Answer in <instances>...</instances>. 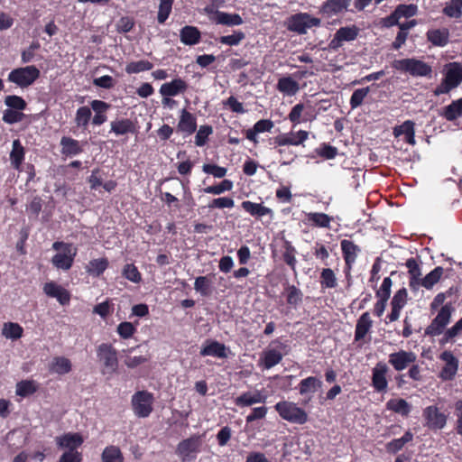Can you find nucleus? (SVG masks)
I'll list each match as a JSON object with an SVG mask.
<instances>
[{"label": "nucleus", "instance_id": "obj_1", "mask_svg": "<svg viewBox=\"0 0 462 462\" xmlns=\"http://www.w3.org/2000/svg\"><path fill=\"white\" fill-rule=\"evenodd\" d=\"M392 68L397 71L407 73L411 77H431L432 68L423 60L415 58L395 60Z\"/></svg>", "mask_w": 462, "mask_h": 462}, {"label": "nucleus", "instance_id": "obj_2", "mask_svg": "<svg viewBox=\"0 0 462 462\" xmlns=\"http://www.w3.org/2000/svg\"><path fill=\"white\" fill-rule=\"evenodd\" d=\"M117 350L110 343H102L97 347V357L101 364L102 374L116 373L119 365Z\"/></svg>", "mask_w": 462, "mask_h": 462}, {"label": "nucleus", "instance_id": "obj_3", "mask_svg": "<svg viewBox=\"0 0 462 462\" xmlns=\"http://www.w3.org/2000/svg\"><path fill=\"white\" fill-rule=\"evenodd\" d=\"M274 409L279 416L288 422L302 425L308 421L309 416L306 411L293 402H278Z\"/></svg>", "mask_w": 462, "mask_h": 462}, {"label": "nucleus", "instance_id": "obj_4", "mask_svg": "<svg viewBox=\"0 0 462 462\" xmlns=\"http://www.w3.org/2000/svg\"><path fill=\"white\" fill-rule=\"evenodd\" d=\"M454 311L455 307L451 302L445 303L430 324L425 328L424 335L432 337L441 335L449 324Z\"/></svg>", "mask_w": 462, "mask_h": 462}, {"label": "nucleus", "instance_id": "obj_5", "mask_svg": "<svg viewBox=\"0 0 462 462\" xmlns=\"http://www.w3.org/2000/svg\"><path fill=\"white\" fill-rule=\"evenodd\" d=\"M41 75L40 69L34 65L14 69L7 77V80L22 88L32 85Z\"/></svg>", "mask_w": 462, "mask_h": 462}, {"label": "nucleus", "instance_id": "obj_6", "mask_svg": "<svg viewBox=\"0 0 462 462\" xmlns=\"http://www.w3.org/2000/svg\"><path fill=\"white\" fill-rule=\"evenodd\" d=\"M287 29L298 34H305L312 27H319L321 20L308 13H298L287 19Z\"/></svg>", "mask_w": 462, "mask_h": 462}, {"label": "nucleus", "instance_id": "obj_7", "mask_svg": "<svg viewBox=\"0 0 462 462\" xmlns=\"http://www.w3.org/2000/svg\"><path fill=\"white\" fill-rule=\"evenodd\" d=\"M153 394L148 391H137L132 396V407L134 414L139 418H147L153 411Z\"/></svg>", "mask_w": 462, "mask_h": 462}, {"label": "nucleus", "instance_id": "obj_8", "mask_svg": "<svg viewBox=\"0 0 462 462\" xmlns=\"http://www.w3.org/2000/svg\"><path fill=\"white\" fill-rule=\"evenodd\" d=\"M422 417L424 426L432 431H438L445 428L448 415L441 412L437 405H430L423 409Z\"/></svg>", "mask_w": 462, "mask_h": 462}, {"label": "nucleus", "instance_id": "obj_9", "mask_svg": "<svg viewBox=\"0 0 462 462\" xmlns=\"http://www.w3.org/2000/svg\"><path fill=\"white\" fill-rule=\"evenodd\" d=\"M187 89V82L180 78L174 79L171 82L162 84L160 88V94L163 97L162 104L172 106L175 104V100L170 97L178 96L179 94H183Z\"/></svg>", "mask_w": 462, "mask_h": 462}, {"label": "nucleus", "instance_id": "obj_10", "mask_svg": "<svg viewBox=\"0 0 462 462\" xmlns=\"http://www.w3.org/2000/svg\"><path fill=\"white\" fill-rule=\"evenodd\" d=\"M439 359L445 363L441 368L439 377L446 382L452 381L457 373L459 361L450 350H445L439 355Z\"/></svg>", "mask_w": 462, "mask_h": 462}, {"label": "nucleus", "instance_id": "obj_11", "mask_svg": "<svg viewBox=\"0 0 462 462\" xmlns=\"http://www.w3.org/2000/svg\"><path fill=\"white\" fill-rule=\"evenodd\" d=\"M417 361V355L412 351L401 349L389 355V364L395 371H403L408 368L411 364Z\"/></svg>", "mask_w": 462, "mask_h": 462}, {"label": "nucleus", "instance_id": "obj_12", "mask_svg": "<svg viewBox=\"0 0 462 462\" xmlns=\"http://www.w3.org/2000/svg\"><path fill=\"white\" fill-rule=\"evenodd\" d=\"M199 440L197 438H189L181 440L176 448V454L181 458L182 462H189L194 459L196 454L199 451Z\"/></svg>", "mask_w": 462, "mask_h": 462}, {"label": "nucleus", "instance_id": "obj_13", "mask_svg": "<svg viewBox=\"0 0 462 462\" xmlns=\"http://www.w3.org/2000/svg\"><path fill=\"white\" fill-rule=\"evenodd\" d=\"M309 138V132L305 130H299L296 133L291 132L287 134H281L273 137V145L275 147H282L287 145L298 146L302 144Z\"/></svg>", "mask_w": 462, "mask_h": 462}, {"label": "nucleus", "instance_id": "obj_14", "mask_svg": "<svg viewBox=\"0 0 462 462\" xmlns=\"http://www.w3.org/2000/svg\"><path fill=\"white\" fill-rule=\"evenodd\" d=\"M229 348L223 343L217 340L208 339L200 348L199 355L201 356H214L217 358H227Z\"/></svg>", "mask_w": 462, "mask_h": 462}, {"label": "nucleus", "instance_id": "obj_15", "mask_svg": "<svg viewBox=\"0 0 462 462\" xmlns=\"http://www.w3.org/2000/svg\"><path fill=\"white\" fill-rule=\"evenodd\" d=\"M388 367L386 364L379 362L372 370V386L377 393H386L388 381L386 374Z\"/></svg>", "mask_w": 462, "mask_h": 462}, {"label": "nucleus", "instance_id": "obj_16", "mask_svg": "<svg viewBox=\"0 0 462 462\" xmlns=\"http://www.w3.org/2000/svg\"><path fill=\"white\" fill-rule=\"evenodd\" d=\"M110 133L116 136L136 134L138 133L137 123L130 118L116 119L110 123Z\"/></svg>", "mask_w": 462, "mask_h": 462}, {"label": "nucleus", "instance_id": "obj_17", "mask_svg": "<svg viewBox=\"0 0 462 462\" xmlns=\"http://www.w3.org/2000/svg\"><path fill=\"white\" fill-rule=\"evenodd\" d=\"M340 246L346 264V273H349L360 252V247L347 239L341 240Z\"/></svg>", "mask_w": 462, "mask_h": 462}, {"label": "nucleus", "instance_id": "obj_18", "mask_svg": "<svg viewBox=\"0 0 462 462\" xmlns=\"http://www.w3.org/2000/svg\"><path fill=\"white\" fill-rule=\"evenodd\" d=\"M43 291L47 296L56 298L60 305H68L70 301L69 291L54 282H46Z\"/></svg>", "mask_w": 462, "mask_h": 462}, {"label": "nucleus", "instance_id": "obj_19", "mask_svg": "<svg viewBox=\"0 0 462 462\" xmlns=\"http://www.w3.org/2000/svg\"><path fill=\"white\" fill-rule=\"evenodd\" d=\"M197 126L196 116L187 109L183 108L180 111V120L177 125V131L189 136L196 132Z\"/></svg>", "mask_w": 462, "mask_h": 462}, {"label": "nucleus", "instance_id": "obj_20", "mask_svg": "<svg viewBox=\"0 0 462 462\" xmlns=\"http://www.w3.org/2000/svg\"><path fill=\"white\" fill-rule=\"evenodd\" d=\"M351 0H327L319 7V14L331 17L347 10Z\"/></svg>", "mask_w": 462, "mask_h": 462}, {"label": "nucleus", "instance_id": "obj_21", "mask_svg": "<svg viewBox=\"0 0 462 462\" xmlns=\"http://www.w3.org/2000/svg\"><path fill=\"white\" fill-rule=\"evenodd\" d=\"M283 353L278 348L268 347L263 351L260 359L259 365L263 369L269 370L276 365L280 364L282 360Z\"/></svg>", "mask_w": 462, "mask_h": 462}, {"label": "nucleus", "instance_id": "obj_22", "mask_svg": "<svg viewBox=\"0 0 462 462\" xmlns=\"http://www.w3.org/2000/svg\"><path fill=\"white\" fill-rule=\"evenodd\" d=\"M266 395L261 391L245 392L235 399V404L240 408L252 406L256 403H264Z\"/></svg>", "mask_w": 462, "mask_h": 462}, {"label": "nucleus", "instance_id": "obj_23", "mask_svg": "<svg viewBox=\"0 0 462 462\" xmlns=\"http://www.w3.org/2000/svg\"><path fill=\"white\" fill-rule=\"evenodd\" d=\"M90 107L95 112L94 116L92 117V125H101L107 120L106 113L110 109L111 105L103 100L94 99L90 103Z\"/></svg>", "mask_w": 462, "mask_h": 462}, {"label": "nucleus", "instance_id": "obj_24", "mask_svg": "<svg viewBox=\"0 0 462 462\" xmlns=\"http://www.w3.org/2000/svg\"><path fill=\"white\" fill-rule=\"evenodd\" d=\"M405 266L408 268L409 286L411 291H416L421 280L420 265L417 259L411 257L406 260Z\"/></svg>", "mask_w": 462, "mask_h": 462}, {"label": "nucleus", "instance_id": "obj_25", "mask_svg": "<svg viewBox=\"0 0 462 462\" xmlns=\"http://www.w3.org/2000/svg\"><path fill=\"white\" fill-rule=\"evenodd\" d=\"M77 253V247L71 248L69 253L66 251L63 253H58L52 256L51 263L58 269H62L65 271L69 270L73 265Z\"/></svg>", "mask_w": 462, "mask_h": 462}, {"label": "nucleus", "instance_id": "obj_26", "mask_svg": "<svg viewBox=\"0 0 462 462\" xmlns=\"http://www.w3.org/2000/svg\"><path fill=\"white\" fill-rule=\"evenodd\" d=\"M415 123L411 120H406L402 125L393 128V135L399 137L404 135V141L411 144L415 145Z\"/></svg>", "mask_w": 462, "mask_h": 462}, {"label": "nucleus", "instance_id": "obj_27", "mask_svg": "<svg viewBox=\"0 0 462 462\" xmlns=\"http://www.w3.org/2000/svg\"><path fill=\"white\" fill-rule=\"evenodd\" d=\"M373 327V320L371 319L368 311L364 312L356 321L355 329V341L358 342L365 338L366 334Z\"/></svg>", "mask_w": 462, "mask_h": 462}, {"label": "nucleus", "instance_id": "obj_28", "mask_svg": "<svg viewBox=\"0 0 462 462\" xmlns=\"http://www.w3.org/2000/svg\"><path fill=\"white\" fill-rule=\"evenodd\" d=\"M426 36L428 42H430L432 45L444 47L448 43L449 31L447 28L431 29L427 32Z\"/></svg>", "mask_w": 462, "mask_h": 462}, {"label": "nucleus", "instance_id": "obj_29", "mask_svg": "<svg viewBox=\"0 0 462 462\" xmlns=\"http://www.w3.org/2000/svg\"><path fill=\"white\" fill-rule=\"evenodd\" d=\"M61 153L67 157L76 156L83 152L80 143L72 137L63 136L60 139Z\"/></svg>", "mask_w": 462, "mask_h": 462}, {"label": "nucleus", "instance_id": "obj_30", "mask_svg": "<svg viewBox=\"0 0 462 462\" xmlns=\"http://www.w3.org/2000/svg\"><path fill=\"white\" fill-rule=\"evenodd\" d=\"M282 260L288 266H290V268L293 272H295L296 264H297L296 248L292 245L291 242L287 240L284 236L282 237Z\"/></svg>", "mask_w": 462, "mask_h": 462}, {"label": "nucleus", "instance_id": "obj_31", "mask_svg": "<svg viewBox=\"0 0 462 462\" xmlns=\"http://www.w3.org/2000/svg\"><path fill=\"white\" fill-rule=\"evenodd\" d=\"M276 89L285 96L292 97L300 90V85L290 76L282 77L278 79Z\"/></svg>", "mask_w": 462, "mask_h": 462}, {"label": "nucleus", "instance_id": "obj_32", "mask_svg": "<svg viewBox=\"0 0 462 462\" xmlns=\"http://www.w3.org/2000/svg\"><path fill=\"white\" fill-rule=\"evenodd\" d=\"M241 207L252 217L258 218L273 214V210L270 208L265 207L263 203H255L250 200H245L241 203Z\"/></svg>", "mask_w": 462, "mask_h": 462}, {"label": "nucleus", "instance_id": "obj_33", "mask_svg": "<svg viewBox=\"0 0 462 462\" xmlns=\"http://www.w3.org/2000/svg\"><path fill=\"white\" fill-rule=\"evenodd\" d=\"M444 79L456 88L462 81V64L459 62H450L447 66V71Z\"/></svg>", "mask_w": 462, "mask_h": 462}, {"label": "nucleus", "instance_id": "obj_34", "mask_svg": "<svg viewBox=\"0 0 462 462\" xmlns=\"http://www.w3.org/2000/svg\"><path fill=\"white\" fill-rule=\"evenodd\" d=\"M180 38L182 43L191 46L199 42L201 33L197 27L186 25L180 30Z\"/></svg>", "mask_w": 462, "mask_h": 462}, {"label": "nucleus", "instance_id": "obj_35", "mask_svg": "<svg viewBox=\"0 0 462 462\" xmlns=\"http://www.w3.org/2000/svg\"><path fill=\"white\" fill-rule=\"evenodd\" d=\"M83 439L80 435L68 433L57 439V445L68 450L78 451L77 448L81 446Z\"/></svg>", "mask_w": 462, "mask_h": 462}, {"label": "nucleus", "instance_id": "obj_36", "mask_svg": "<svg viewBox=\"0 0 462 462\" xmlns=\"http://www.w3.org/2000/svg\"><path fill=\"white\" fill-rule=\"evenodd\" d=\"M447 121L452 122L462 117V97L453 100L440 114Z\"/></svg>", "mask_w": 462, "mask_h": 462}, {"label": "nucleus", "instance_id": "obj_37", "mask_svg": "<svg viewBox=\"0 0 462 462\" xmlns=\"http://www.w3.org/2000/svg\"><path fill=\"white\" fill-rule=\"evenodd\" d=\"M386 409L398 413L402 417H408L411 411V405L406 400L402 398L390 399L386 402Z\"/></svg>", "mask_w": 462, "mask_h": 462}, {"label": "nucleus", "instance_id": "obj_38", "mask_svg": "<svg viewBox=\"0 0 462 462\" xmlns=\"http://www.w3.org/2000/svg\"><path fill=\"white\" fill-rule=\"evenodd\" d=\"M413 439V434L411 432V430H407L402 437L399 439H394L391 440L390 442L386 443L385 445V450L389 454H397L400 450L403 448V447L412 441Z\"/></svg>", "mask_w": 462, "mask_h": 462}, {"label": "nucleus", "instance_id": "obj_39", "mask_svg": "<svg viewBox=\"0 0 462 462\" xmlns=\"http://www.w3.org/2000/svg\"><path fill=\"white\" fill-rule=\"evenodd\" d=\"M321 387L322 382L319 378L309 376L300 382L298 390L300 395H306L316 393Z\"/></svg>", "mask_w": 462, "mask_h": 462}, {"label": "nucleus", "instance_id": "obj_40", "mask_svg": "<svg viewBox=\"0 0 462 462\" xmlns=\"http://www.w3.org/2000/svg\"><path fill=\"white\" fill-rule=\"evenodd\" d=\"M284 293L286 296V302L290 307L296 309L298 305L302 302L303 293L295 285L287 283L284 286Z\"/></svg>", "mask_w": 462, "mask_h": 462}, {"label": "nucleus", "instance_id": "obj_41", "mask_svg": "<svg viewBox=\"0 0 462 462\" xmlns=\"http://www.w3.org/2000/svg\"><path fill=\"white\" fill-rule=\"evenodd\" d=\"M24 148L22 145L19 139H15L13 141L12 151L10 152V161L12 166L15 170H19L23 160H24Z\"/></svg>", "mask_w": 462, "mask_h": 462}, {"label": "nucleus", "instance_id": "obj_42", "mask_svg": "<svg viewBox=\"0 0 462 462\" xmlns=\"http://www.w3.org/2000/svg\"><path fill=\"white\" fill-rule=\"evenodd\" d=\"M215 22L217 24L226 26L241 25L244 21L238 14H229L226 12L217 11Z\"/></svg>", "mask_w": 462, "mask_h": 462}, {"label": "nucleus", "instance_id": "obj_43", "mask_svg": "<svg viewBox=\"0 0 462 462\" xmlns=\"http://www.w3.org/2000/svg\"><path fill=\"white\" fill-rule=\"evenodd\" d=\"M39 389V384L34 380H22L16 383V395L25 398L34 394Z\"/></svg>", "mask_w": 462, "mask_h": 462}, {"label": "nucleus", "instance_id": "obj_44", "mask_svg": "<svg viewBox=\"0 0 462 462\" xmlns=\"http://www.w3.org/2000/svg\"><path fill=\"white\" fill-rule=\"evenodd\" d=\"M92 108L88 106H79L75 115L74 122L79 128L87 129L92 121Z\"/></svg>", "mask_w": 462, "mask_h": 462}, {"label": "nucleus", "instance_id": "obj_45", "mask_svg": "<svg viewBox=\"0 0 462 462\" xmlns=\"http://www.w3.org/2000/svg\"><path fill=\"white\" fill-rule=\"evenodd\" d=\"M306 220L313 226L329 228L332 217L325 213L310 212L306 214Z\"/></svg>", "mask_w": 462, "mask_h": 462}, {"label": "nucleus", "instance_id": "obj_46", "mask_svg": "<svg viewBox=\"0 0 462 462\" xmlns=\"http://www.w3.org/2000/svg\"><path fill=\"white\" fill-rule=\"evenodd\" d=\"M444 273V269L441 266L435 267L424 278H421L419 282V287L422 286L427 290H431L435 284H437L441 279Z\"/></svg>", "mask_w": 462, "mask_h": 462}, {"label": "nucleus", "instance_id": "obj_47", "mask_svg": "<svg viewBox=\"0 0 462 462\" xmlns=\"http://www.w3.org/2000/svg\"><path fill=\"white\" fill-rule=\"evenodd\" d=\"M109 262L107 258H98L89 261L86 266L87 273L94 277H99L107 269Z\"/></svg>", "mask_w": 462, "mask_h": 462}, {"label": "nucleus", "instance_id": "obj_48", "mask_svg": "<svg viewBox=\"0 0 462 462\" xmlns=\"http://www.w3.org/2000/svg\"><path fill=\"white\" fill-rule=\"evenodd\" d=\"M23 327L15 322H5L3 325L2 336L7 339L16 340L23 337Z\"/></svg>", "mask_w": 462, "mask_h": 462}, {"label": "nucleus", "instance_id": "obj_49", "mask_svg": "<svg viewBox=\"0 0 462 462\" xmlns=\"http://www.w3.org/2000/svg\"><path fill=\"white\" fill-rule=\"evenodd\" d=\"M101 462H124V456L118 447L110 445L103 450Z\"/></svg>", "mask_w": 462, "mask_h": 462}, {"label": "nucleus", "instance_id": "obj_50", "mask_svg": "<svg viewBox=\"0 0 462 462\" xmlns=\"http://www.w3.org/2000/svg\"><path fill=\"white\" fill-rule=\"evenodd\" d=\"M72 365L69 359L64 356L54 357L51 370L59 374H65L71 371Z\"/></svg>", "mask_w": 462, "mask_h": 462}, {"label": "nucleus", "instance_id": "obj_51", "mask_svg": "<svg viewBox=\"0 0 462 462\" xmlns=\"http://www.w3.org/2000/svg\"><path fill=\"white\" fill-rule=\"evenodd\" d=\"M153 68V64L146 60H141L137 61H131L125 66V72L127 74H137L143 71L151 70Z\"/></svg>", "mask_w": 462, "mask_h": 462}, {"label": "nucleus", "instance_id": "obj_52", "mask_svg": "<svg viewBox=\"0 0 462 462\" xmlns=\"http://www.w3.org/2000/svg\"><path fill=\"white\" fill-rule=\"evenodd\" d=\"M212 282L208 276H199L194 282V289L199 292L201 296L208 297L212 292Z\"/></svg>", "mask_w": 462, "mask_h": 462}, {"label": "nucleus", "instance_id": "obj_53", "mask_svg": "<svg viewBox=\"0 0 462 462\" xmlns=\"http://www.w3.org/2000/svg\"><path fill=\"white\" fill-rule=\"evenodd\" d=\"M442 13L450 18H460L462 16V0H450L446 4Z\"/></svg>", "mask_w": 462, "mask_h": 462}, {"label": "nucleus", "instance_id": "obj_54", "mask_svg": "<svg viewBox=\"0 0 462 462\" xmlns=\"http://www.w3.org/2000/svg\"><path fill=\"white\" fill-rule=\"evenodd\" d=\"M233 186L232 180L225 179L218 184L204 188L203 191L207 194L220 195L226 191H230Z\"/></svg>", "mask_w": 462, "mask_h": 462}, {"label": "nucleus", "instance_id": "obj_55", "mask_svg": "<svg viewBox=\"0 0 462 462\" xmlns=\"http://www.w3.org/2000/svg\"><path fill=\"white\" fill-rule=\"evenodd\" d=\"M320 284L322 288L333 289L337 285L334 271L330 268H324L320 273Z\"/></svg>", "mask_w": 462, "mask_h": 462}, {"label": "nucleus", "instance_id": "obj_56", "mask_svg": "<svg viewBox=\"0 0 462 462\" xmlns=\"http://www.w3.org/2000/svg\"><path fill=\"white\" fill-rule=\"evenodd\" d=\"M337 35L344 42L355 41L359 33V29L356 25L340 27L337 32Z\"/></svg>", "mask_w": 462, "mask_h": 462}, {"label": "nucleus", "instance_id": "obj_57", "mask_svg": "<svg viewBox=\"0 0 462 462\" xmlns=\"http://www.w3.org/2000/svg\"><path fill=\"white\" fill-rule=\"evenodd\" d=\"M174 0H160L159 11L157 14L158 23L162 24L169 18Z\"/></svg>", "mask_w": 462, "mask_h": 462}, {"label": "nucleus", "instance_id": "obj_58", "mask_svg": "<svg viewBox=\"0 0 462 462\" xmlns=\"http://www.w3.org/2000/svg\"><path fill=\"white\" fill-rule=\"evenodd\" d=\"M213 134V127L208 125H200L196 135H195V144L199 147L204 146L210 134Z\"/></svg>", "mask_w": 462, "mask_h": 462}, {"label": "nucleus", "instance_id": "obj_59", "mask_svg": "<svg viewBox=\"0 0 462 462\" xmlns=\"http://www.w3.org/2000/svg\"><path fill=\"white\" fill-rule=\"evenodd\" d=\"M369 92H370V88L369 87H365V88H363L356 89L353 92V94H352V96L350 97V101H349L351 108L352 109H356L358 106H360L363 104L364 99L369 94Z\"/></svg>", "mask_w": 462, "mask_h": 462}, {"label": "nucleus", "instance_id": "obj_60", "mask_svg": "<svg viewBox=\"0 0 462 462\" xmlns=\"http://www.w3.org/2000/svg\"><path fill=\"white\" fill-rule=\"evenodd\" d=\"M245 38V32L242 31H235L231 35L220 36L217 41L222 44L228 46H236Z\"/></svg>", "mask_w": 462, "mask_h": 462}, {"label": "nucleus", "instance_id": "obj_61", "mask_svg": "<svg viewBox=\"0 0 462 462\" xmlns=\"http://www.w3.org/2000/svg\"><path fill=\"white\" fill-rule=\"evenodd\" d=\"M5 104L9 107V109L18 111H23L27 106L25 100L22 97L16 95L6 96L5 98Z\"/></svg>", "mask_w": 462, "mask_h": 462}, {"label": "nucleus", "instance_id": "obj_62", "mask_svg": "<svg viewBox=\"0 0 462 462\" xmlns=\"http://www.w3.org/2000/svg\"><path fill=\"white\" fill-rule=\"evenodd\" d=\"M394 12L396 13L399 19L404 17V18H411L417 14L418 7L416 5L410 4V5H404L401 4L396 6L394 9Z\"/></svg>", "mask_w": 462, "mask_h": 462}, {"label": "nucleus", "instance_id": "obj_63", "mask_svg": "<svg viewBox=\"0 0 462 462\" xmlns=\"http://www.w3.org/2000/svg\"><path fill=\"white\" fill-rule=\"evenodd\" d=\"M123 276L134 283H138L142 280V275L134 263H127L124 266Z\"/></svg>", "mask_w": 462, "mask_h": 462}, {"label": "nucleus", "instance_id": "obj_64", "mask_svg": "<svg viewBox=\"0 0 462 462\" xmlns=\"http://www.w3.org/2000/svg\"><path fill=\"white\" fill-rule=\"evenodd\" d=\"M316 153L324 159L331 160L337 155V148L328 143H323L316 149Z\"/></svg>", "mask_w": 462, "mask_h": 462}]
</instances>
